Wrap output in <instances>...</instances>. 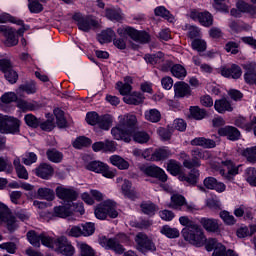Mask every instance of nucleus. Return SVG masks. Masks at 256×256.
I'll use <instances>...</instances> for the list:
<instances>
[{
  "label": "nucleus",
  "mask_w": 256,
  "mask_h": 256,
  "mask_svg": "<svg viewBox=\"0 0 256 256\" xmlns=\"http://www.w3.org/2000/svg\"><path fill=\"white\" fill-rule=\"evenodd\" d=\"M182 235L185 241H189L195 247H203L205 245L206 251H225L223 244L219 243L215 238H205L203 230L198 225H186L182 230Z\"/></svg>",
  "instance_id": "obj_1"
},
{
  "label": "nucleus",
  "mask_w": 256,
  "mask_h": 256,
  "mask_svg": "<svg viewBox=\"0 0 256 256\" xmlns=\"http://www.w3.org/2000/svg\"><path fill=\"white\" fill-rule=\"evenodd\" d=\"M17 219H20L22 223H27L29 215L23 211L18 212L15 215L9 206L3 202H0V223H5L6 225H15V223H17Z\"/></svg>",
  "instance_id": "obj_2"
},
{
  "label": "nucleus",
  "mask_w": 256,
  "mask_h": 256,
  "mask_svg": "<svg viewBox=\"0 0 256 256\" xmlns=\"http://www.w3.org/2000/svg\"><path fill=\"white\" fill-rule=\"evenodd\" d=\"M117 203L113 200H106L98 204L95 208V217L100 219V221H105L107 217H111V219H116L119 217V212H117Z\"/></svg>",
  "instance_id": "obj_3"
},
{
  "label": "nucleus",
  "mask_w": 256,
  "mask_h": 256,
  "mask_svg": "<svg viewBox=\"0 0 256 256\" xmlns=\"http://www.w3.org/2000/svg\"><path fill=\"white\" fill-rule=\"evenodd\" d=\"M118 35L120 37L128 36L132 41L136 43H149L151 41V35L146 31H139L131 26H122L117 29Z\"/></svg>",
  "instance_id": "obj_4"
},
{
  "label": "nucleus",
  "mask_w": 256,
  "mask_h": 256,
  "mask_svg": "<svg viewBox=\"0 0 256 256\" xmlns=\"http://www.w3.org/2000/svg\"><path fill=\"white\" fill-rule=\"evenodd\" d=\"M88 171L99 173L106 179H115L117 177V169L111 168L107 163L102 161H92L86 165Z\"/></svg>",
  "instance_id": "obj_5"
},
{
  "label": "nucleus",
  "mask_w": 256,
  "mask_h": 256,
  "mask_svg": "<svg viewBox=\"0 0 256 256\" xmlns=\"http://www.w3.org/2000/svg\"><path fill=\"white\" fill-rule=\"evenodd\" d=\"M167 207L176 211H186L187 213L197 211V207L193 204L187 203V199L181 194H173Z\"/></svg>",
  "instance_id": "obj_6"
},
{
  "label": "nucleus",
  "mask_w": 256,
  "mask_h": 256,
  "mask_svg": "<svg viewBox=\"0 0 256 256\" xmlns=\"http://www.w3.org/2000/svg\"><path fill=\"white\" fill-rule=\"evenodd\" d=\"M221 165L227 169V171H225V169H220L219 171L220 175H222L226 181H235V177L239 175V171L241 167H243V165H237L235 162H233V160L229 159L222 161Z\"/></svg>",
  "instance_id": "obj_7"
},
{
  "label": "nucleus",
  "mask_w": 256,
  "mask_h": 256,
  "mask_svg": "<svg viewBox=\"0 0 256 256\" xmlns=\"http://www.w3.org/2000/svg\"><path fill=\"white\" fill-rule=\"evenodd\" d=\"M27 239L29 243L33 245V247H41L42 243V245L45 247L53 249V238L45 236L44 234L38 235L35 231L32 230L27 233Z\"/></svg>",
  "instance_id": "obj_8"
},
{
  "label": "nucleus",
  "mask_w": 256,
  "mask_h": 256,
  "mask_svg": "<svg viewBox=\"0 0 256 256\" xmlns=\"http://www.w3.org/2000/svg\"><path fill=\"white\" fill-rule=\"evenodd\" d=\"M73 21H75V23H77L78 25V29H80V31H91V29H93V27H97L98 23L95 19L89 17V16H83V14L76 12L74 13V15L72 16Z\"/></svg>",
  "instance_id": "obj_9"
},
{
  "label": "nucleus",
  "mask_w": 256,
  "mask_h": 256,
  "mask_svg": "<svg viewBox=\"0 0 256 256\" xmlns=\"http://www.w3.org/2000/svg\"><path fill=\"white\" fill-rule=\"evenodd\" d=\"M139 169L142 173H144V175H147V177H153L154 179H158L162 183H166L168 179L167 174L165 173V170L158 166L140 165Z\"/></svg>",
  "instance_id": "obj_10"
},
{
  "label": "nucleus",
  "mask_w": 256,
  "mask_h": 256,
  "mask_svg": "<svg viewBox=\"0 0 256 256\" xmlns=\"http://www.w3.org/2000/svg\"><path fill=\"white\" fill-rule=\"evenodd\" d=\"M120 127H123L129 135L135 132V129H139L137 116L133 113H127L124 115L119 116Z\"/></svg>",
  "instance_id": "obj_11"
},
{
  "label": "nucleus",
  "mask_w": 256,
  "mask_h": 256,
  "mask_svg": "<svg viewBox=\"0 0 256 256\" xmlns=\"http://www.w3.org/2000/svg\"><path fill=\"white\" fill-rule=\"evenodd\" d=\"M58 249L62 255L72 256L75 254V248L71 245V242L67 241L65 236H61L57 240L53 239V248Z\"/></svg>",
  "instance_id": "obj_12"
},
{
  "label": "nucleus",
  "mask_w": 256,
  "mask_h": 256,
  "mask_svg": "<svg viewBox=\"0 0 256 256\" xmlns=\"http://www.w3.org/2000/svg\"><path fill=\"white\" fill-rule=\"evenodd\" d=\"M190 18H192L193 21H198L202 27H213V14L209 11L199 12L197 10H192L190 12Z\"/></svg>",
  "instance_id": "obj_13"
},
{
  "label": "nucleus",
  "mask_w": 256,
  "mask_h": 256,
  "mask_svg": "<svg viewBox=\"0 0 256 256\" xmlns=\"http://www.w3.org/2000/svg\"><path fill=\"white\" fill-rule=\"evenodd\" d=\"M136 248L141 253H147V251H155V244L145 234L138 233L135 237Z\"/></svg>",
  "instance_id": "obj_14"
},
{
  "label": "nucleus",
  "mask_w": 256,
  "mask_h": 256,
  "mask_svg": "<svg viewBox=\"0 0 256 256\" xmlns=\"http://www.w3.org/2000/svg\"><path fill=\"white\" fill-rule=\"evenodd\" d=\"M220 73L222 77H225L226 79H241V76L243 75V70L241 69V66L237 64H230L227 66H223L220 70Z\"/></svg>",
  "instance_id": "obj_15"
},
{
  "label": "nucleus",
  "mask_w": 256,
  "mask_h": 256,
  "mask_svg": "<svg viewBox=\"0 0 256 256\" xmlns=\"http://www.w3.org/2000/svg\"><path fill=\"white\" fill-rule=\"evenodd\" d=\"M100 245L104 247V249L114 251L117 255H123V253H125V247H123V245H121L115 238L103 237L100 240Z\"/></svg>",
  "instance_id": "obj_16"
},
{
  "label": "nucleus",
  "mask_w": 256,
  "mask_h": 256,
  "mask_svg": "<svg viewBox=\"0 0 256 256\" xmlns=\"http://www.w3.org/2000/svg\"><path fill=\"white\" fill-rule=\"evenodd\" d=\"M220 137H226L228 141H239L241 139V131L234 126H224L218 129Z\"/></svg>",
  "instance_id": "obj_17"
},
{
  "label": "nucleus",
  "mask_w": 256,
  "mask_h": 256,
  "mask_svg": "<svg viewBox=\"0 0 256 256\" xmlns=\"http://www.w3.org/2000/svg\"><path fill=\"white\" fill-rule=\"evenodd\" d=\"M70 237H89L95 233V226L93 225H82V226H74L70 231L67 232Z\"/></svg>",
  "instance_id": "obj_18"
},
{
  "label": "nucleus",
  "mask_w": 256,
  "mask_h": 256,
  "mask_svg": "<svg viewBox=\"0 0 256 256\" xmlns=\"http://www.w3.org/2000/svg\"><path fill=\"white\" fill-rule=\"evenodd\" d=\"M36 177L40 179H51L55 173V169L49 163H40L38 167L34 169Z\"/></svg>",
  "instance_id": "obj_19"
},
{
  "label": "nucleus",
  "mask_w": 256,
  "mask_h": 256,
  "mask_svg": "<svg viewBox=\"0 0 256 256\" xmlns=\"http://www.w3.org/2000/svg\"><path fill=\"white\" fill-rule=\"evenodd\" d=\"M190 169H197L201 167V159H209V151H203L196 148L191 151Z\"/></svg>",
  "instance_id": "obj_20"
},
{
  "label": "nucleus",
  "mask_w": 256,
  "mask_h": 256,
  "mask_svg": "<svg viewBox=\"0 0 256 256\" xmlns=\"http://www.w3.org/2000/svg\"><path fill=\"white\" fill-rule=\"evenodd\" d=\"M20 129H21V120L13 116H7L4 133L5 134L11 133L12 135H15L19 133Z\"/></svg>",
  "instance_id": "obj_21"
},
{
  "label": "nucleus",
  "mask_w": 256,
  "mask_h": 256,
  "mask_svg": "<svg viewBox=\"0 0 256 256\" xmlns=\"http://www.w3.org/2000/svg\"><path fill=\"white\" fill-rule=\"evenodd\" d=\"M203 184L206 189L217 191V193H223L226 189L225 184L217 181L215 177L205 178Z\"/></svg>",
  "instance_id": "obj_22"
},
{
  "label": "nucleus",
  "mask_w": 256,
  "mask_h": 256,
  "mask_svg": "<svg viewBox=\"0 0 256 256\" xmlns=\"http://www.w3.org/2000/svg\"><path fill=\"white\" fill-rule=\"evenodd\" d=\"M256 124V116H254L251 121H247V118L243 116H238L234 119V125L245 131H253V127Z\"/></svg>",
  "instance_id": "obj_23"
},
{
  "label": "nucleus",
  "mask_w": 256,
  "mask_h": 256,
  "mask_svg": "<svg viewBox=\"0 0 256 256\" xmlns=\"http://www.w3.org/2000/svg\"><path fill=\"white\" fill-rule=\"evenodd\" d=\"M194 147H203V149H214L217 143L214 140L205 137H196L190 142Z\"/></svg>",
  "instance_id": "obj_24"
},
{
  "label": "nucleus",
  "mask_w": 256,
  "mask_h": 256,
  "mask_svg": "<svg viewBox=\"0 0 256 256\" xmlns=\"http://www.w3.org/2000/svg\"><path fill=\"white\" fill-rule=\"evenodd\" d=\"M174 93L177 97H191L192 91L191 86L185 82H177L174 85Z\"/></svg>",
  "instance_id": "obj_25"
},
{
  "label": "nucleus",
  "mask_w": 256,
  "mask_h": 256,
  "mask_svg": "<svg viewBox=\"0 0 256 256\" xmlns=\"http://www.w3.org/2000/svg\"><path fill=\"white\" fill-rule=\"evenodd\" d=\"M200 173L198 169H193L189 172V174L182 173L178 176L179 181H185L189 185H197L200 177Z\"/></svg>",
  "instance_id": "obj_26"
},
{
  "label": "nucleus",
  "mask_w": 256,
  "mask_h": 256,
  "mask_svg": "<svg viewBox=\"0 0 256 256\" xmlns=\"http://www.w3.org/2000/svg\"><path fill=\"white\" fill-rule=\"evenodd\" d=\"M111 134L112 137H114V139H116L117 141L123 140L126 143H129V141H131V138L129 137V132H127L122 126H120L119 123L116 127H113L111 129Z\"/></svg>",
  "instance_id": "obj_27"
},
{
  "label": "nucleus",
  "mask_w": 256,
  "mask_h": 256,
  "mask_svg": "<svg viewBox=\"0 0 256 256\" xmlns=\"http://www.w3.org/2000/svg\"><path fill=\"white\" fill-rule=\"evenodd\" d=\"M109 161L111 165L114 167H117L120 171H127L129 167H131V164H129V161L125 160V158L119 156V155H112L109 158Z\"/></svg>",
  "instance_id": "obj_28"
},
{
  "label": "nucleus",
  "mask_w": 256,
  "mask_h": 256,
  "mask_svg": "<svg viewBox=\"0 0 256 256\" xmlns=\"http://www.w3.org/2000/svg\"><path fill=\"white\" fill-rule=\"evenodd\" d=\"M13 165L18 179L27 181V179H29V172L27 171V168L21 164V158L16 156L13 160Z\"/></svg>",
  "instance_id": "obj_29"
},
{
  "label": "nucleus",
  "mask_w": 256,
  "mask_h": 256,
  "mask_svg": "<svg viewBox=\"0 0 256 256\" xmlns=\"http://www.w3.org/2000/svg\"><path fill=\"white\" fill-rule=\"evenodd\" d=\"M56 195L59 199H63L64 201H75V199H77V192L67 188H57Z\"/></svg>",
  "instance_id": "obj_30"
},
{
  "label": "nucleus",
  "mask_w": 256,
  "mask_h": 256,
  "mask_svg": "<svg viewBox=\"0 0 256 256\" xmlns=\"http://www.w3.org/2000/svg\"><path fill=\"white\" fill-rule=\"evenodd\" d=\"M124 103L127 105H141L145 101V96L141 92H133L123 98Z\"/></svg>",
  "instance_id": "obj_31"
},
{
  "label": "nucleus",
  "mask_w": 256,
  "mask_h": 256,
  "mask_svg": "<svg viewBox=\"0 0 256 256\" xmlns=\"http://www.w3.org/2000/svg\"><path fill=\"white\" fill-rule=\"evenodd\" d=\"M214 109L217 113H227L233 111V106L227 98L216 100L214 103Z\"/></svg>",
  "instance_id": "obj_32"
},
{
  "label": "nucleus",
  "mask_w": 256,
  "mask_h": 256,
  "mask_svg": "<svg viewBox=\"0 0 256 256\" xmlns=\"http://www.w3.org/2000/svg\"><path fill=\"white\" fill-rule=\"evenodd\" d=\"M172 153L167 147H161L156 149L152 156V161H165V159H169L171 157Z\"/></svg>",
  "instance_id": "obj_33"
},
{
  "label": "nucleus",
  "mask_w": 256,
  "mask_h": 256,
  "mask_svg": "<svg viewBox=\"0 0 256 256\" xmlns=\"http://www.w3.org/2000/svg\"><path fill=\"white\" fill-rule=\"evenodd\" d=\"M105 16L110 21H123V12L121 8H106Z\"/></svg>",
  "instance_id": "obj_34"
},
{
  "label": "nucleus",
  "mask_w": 256,
  "mask_h": 256,
  "mask_svg": "<svg viewBox=\"0 0 256 256\" xmlns=\"http://www.w3.org/2000/svg\"><path fill=\"white\" fill-rule=\"evenodd\" d=\"M140 209L144 215H150L153 216L157 211H159V207L151 202V201H144L140 204Z\"/></svg>",
  "instance_id": "obj_35"
},
{
  "label": "nucleus",
  "mask_w": 256,
  "mask_h": 256,
  "mask_svg": "<svg viewBox=\"0 0 256 256\" xmlns=\"http://www.w3.org/2000/svg\"><path fill=\"white\" fill-rule=\"evenodd\" d=\"M46 157L51 163H61L63 161V152L56 148H50L46 151Z\"/></svg>",
  "instance_id": "obj_36"
},
{
  "label": "nucleus",
  "mask_w": 256,
  "mask_h": 256,
  "mask_svg": "<svg viewBox=\"0 0 256 256\" xmlns=\"http://www.w3.org/2000/svg\"><path fill=\"white\" fill-rule=\"evenodd\" d=\"M96 125L103 131H109L113 125V116L109 114L100 116L98 124Z\"/></svg>",
  "instance_id": "obj_37"
},
{
  "label": "nucleus",
  "mask_w": 256,
  "mask_h": 256,
  "mask_svg": "<svg viewBox=\"0 0 256 256\" xmlns=\"http://www.w3.org/2000/svg\"><path fill=\"white\" fill-rule=\"evenodd\" d=\"M167 171L174 177H177V175L183 174L181 163H179L177 160L170 159L167 163Z\"/></svg>",
  "instance_id": "obj_38"
},
{
  "label": "nucleus",
  "mask_w": 256,
  "mask_h": 256,
  "mask_svg": "<svg viewBox=\"0 0 256 256\" xmlns=\"http://www.w3.org/2000/svg\"><path fill=\"white\" fill-rule=\"evenodd\" d=\"M256 232V225L241 226L236 230V235L239 239H245V237H251Z\"/></svg>",
  "instance_id": "obj_39"
},
{
  "label": "nucleus",
  "mask_w": 256,
  "mask_h": 256,
  "mask_svg": "<svg viewBox=\"0 0 256 256\" xmlns=\"http://www.w3.org/2000/svg\"><path fill=\"white\" fill-rule=\"evenodd\" d=\"M49 0H28V9L30 13H41L43 12V4L41 3H47Z\"/></svg>",
  "instance_id": "obj_40"
},
{
  "label": "nucleus",
  "mask_w": 256,
  "mask_h": 256,
  "mask_svg": "<svg viewBox=\"0 0 256 256\" xmlns=\"http://www.w3.org/2000/svg\"><path fill=\"white\" fill-rule=\"evenodd\" d=\"M115 37V31L113 29L108 28L105 31H102L101 34L98 35L97 40L101 45L105 43H111L113 41V38Z\"/></svg>",
  "instance_id": "obj_41"
},
{
  "label": "nucleus",
  "mask_w": 256,
  "mask_h": 256,
  "mask_svg": "<svg viewBox=\"0 0 256 256\" xmlns=\"http://www.w3.org/2000/svg\"><path fill=\"white\" fill-rule=\"evenodd\" d=\"M131 137L133 138V140L136 143H147L149 142V135L147 134V132L145 131H137V129L134 130V132L132 134H129V138L131 139Z\"/></svg>",
  "instance_id": "obj_42"
},
{
  "label": "nucleus",
  "mask_w": 256,
  "mask_h": 256,
  "mask_svg": "<svg viewBox=\"0 0 256 256\" xmlns=\"http://www.w3.org/2000/svg\"><path fill=\"white\" fill-rule=\"evenodd\" d=\"M18 109L22 111H37L39 109V104L37 102H29L27 100H19L17 102Z\"/></svg>",
  "instance_id": "obj_43"
},
{
  "label": "nucleus",
  "mask_w": 256,
  "mask_h": 256,
  "mask_svg": "<svg viewBox=\"0 0 256 256\" xmlns=\"http://www.w3.org/2000/svg\"><path fill=\"white\" fill-rule=\"evenodd\" d=\"M191 48L197 53H205L207 51V41L201 38H196L191 42Z\"/></svg>",
  "instance_id": "obj_44"
},
{
  "label": "nucleus",
  "mask_w": 256,
  "mask_h": 256,
  "mask_svg": "<svg viewBox=\"0 0 256 256\" xmlns=\"http://www.w3.org/2000/svg\"><path fill=\"white\" fill-rule=\"evenodd\" d=\"M242 157L246 158L248 163L255 165L256 163V146L246 148L241 152Z\"/></svg>",
  "instance_id": "obj_45"
},
{
  "label": "nucleus",
  "mask_w": 256,
  "mask_h": 256,
  "mask_svg": "<svg viewBox=\"0 0 256 256\" xmlns=\"http://www.w3.org/2000/svg\"><path fill=\"white\" fill-rule=\"evenodd\" d=\"M160 233L168 239H177L180 233L177 228H171L169 225H165L160 229Z\"/></svg>",
  "instance_id": "obj_46"
},
{
  "label": "nucleus",
  "mask_w": 256,
  "mask_h": 256,
  "mask_svg": "<svg viewBox=\"0 0 256 256\" xmlns=\"http://www.w3.org/2000/svg\"><path fill=\"white\" fill-rule=\"evenodd\" d=\"M173 77L176 79H185L187 77V70L181 64H175L170 69Z\"/></svg>",
  "instance_id": "obj_47"
},
{
  "label": "nucleus",
  "mask_w": 256,
  "mask_h": 256,
  "mask_svg": "<svg viewBox=\"0 0 256 256\" xmlns=\"http://www.w3.org/2000/svg\"><path fill=\"white\" fill-rule=\"evenodd\" d=\"M190 114L193 119L201 121V119H205V117H207V110L202 109L199 106H192L190 107Z\"/></svg>",
  "instance_id": "obj_48"
},
{
  "label": "nucleus",
  "mask_w": 256,
  "mask_h": 256,
  "mask_svg": "<svg viewBox=\"0 0 256 256\" xmlns=\"http://www.w3.org/2000/svg\"><path fill=\"white\" fill-rule=\"evenodd\" d=\"M144 115L146 121H150V123H159L161 121V112L157 109H150Z\"/></svg>",
  "instance_id": "obj_49"
},
{
  "label": "nucleus",
  "mask_w": 256,
  "mask_h": 256,
  "mask_svg": "<svg viewBox=\"0 0 256 256\" xmlns=\"http://www.w3.org/2000/svg\"><path fill=\"white\" fill-rule=\"evenodd\" d=\"M186 37L194 41V39H199L201 37V29L197 26L186 25Z\"/></svg>",
  "instance_id": "obj_50"
},
{
  "label": "nucleus",
  "mask_w": 256,
  "mask_h": 256,
  "mask_svg": "<svg viewBox=\"0 0 256 256\" xmlns=\"http://www.w3.org/2000/svg\"><path fill=\"white\" fill-rule=\"evenodd\" d=\"M54 115L56 118V124L60 129L67 127V119H65V112H63V110L55 108Z\"/></svg>",
  "instance_id": "obj_51"
},
{
  "label": "nucleus",
  "mask_w": 256,
  "mask_h": 256,
  "mask_svg": "<svg viewBox=\"0 0 256 256\" xmlns=\"http://www.w3.org/2000/svg\"><path fill=\"white\" fill-rule=\"evenodd\" d=\"M154 15L156 17H162V19H166L167 21H173V15H171V12L167 10L164 6H158L154 9Z\"/></svg>",
  "instance_id": "obj_52"
},
{
  "label": "nucleus",
  "mask_w": 256,
  "mask_h": 256,
  "mask_svg": "<svg viewBox=\"0 0 256 256\" xmlns=\"http://www.w3.org/2000/svg\"><path fill=\"white\" fill-rule=\"evenodd\" d=\"M37 195L40 199H45L46 201H53L55 199V192L49 188H39Z\"/></svg>",
  "instance_id": "obj_53"
},
{
  "label": "nucleus",
  "mask_w": 256,
  "mask_h": 256,
  "mask_svg": "<svg viewBox=\"0 0 256 256\" xmlns=\"http://www.w3.org/2000/svg\"><path fill=\"white\" fill-rule=\"evenodd\" d=\"M91 143H93V141L90 138L85 136H80L76 138L75 141L73 142V147L75 149H83V147H89Z\"/></svg>",
  "instance_id": "obj_54"
},
{
  "label": "nucleus",
  "mask_w": 256,
  "mask_h": 256,
  "mask_svg": "<svg viewBox=\"0 0 256 256\" xmlns=\"http://www.w3.org/2000/svg\"><path fill=\"white\" fill-rule=\"evenodd\" d=\"M55 217H60L62 219H67V217H71V211L69 206H57L54 208Z\"/></svg>",
  "instance_id": "obj_55"
},
{
  "label": "nucleus",
  "mask_w": 256,
  "mask_h": 256,
  "mask_svg": "<svg viewBox=\"0 0 256 256\" xmlns=\"http://www.w3.org/2000/svg\"><path fill=\"white\" fill-rule=\"evenodd\" d=\"M0 23H15L16 25H19L20 27H24V25H25L23 20H17V18H15L7 13L0 15Z\"/></svg>",
  "instance_id": "obj_56"
},
{
  "label": "nucleus",
  "mask_w": 256,
  "mask_h": 256,
  "mask_svg": "<svg viewBox=\"0 0 256 256\" xmlns=\"http://www.w3.org/2000/svg\"><path fill=\"white\" fill-rule=\"evenodd\" d=\"M38 127H40V129L42 131H46L47 133H51V131H53V129H55V119L54 118H48L45 121H40Z\"/></svg>",
  "instance_id": "obj_57"
},
{
  "label": "nucleus",
  "mask_w": 256,
  "mask_h": 256,
  "mask_svg": "<svg viewBox=\"0 0 256 256\" xmlns=\"http://www.w3.org/2000/svg\"><path fill=\"white\" fill-rule=\"evenodd\" d=\"M69 209L71 211V217H81V215L85 214L83 203H75L74 205L69 206Z\"/></svg>",
  "instance_id": "obj_58"
},
{
  "label": "nucleus",
  "mask_w": 256,
  "mask_h": 256,
  "mask_svg": "<svg viewBox=\"0 0 256 256\" xmlns=\"http://www.w3.org/2000/svg\"><path fill=\"white\" fill-rule=\"evenodd\" d=\"M241 47V45L239 44V42H234V41H228L225 44V51L226 53H231V55H238L239 53V48Z\"/></svg>",
  "instance_id": "obj_59"
},
{
  "label": "nucleus",
  "mask_w": 256,
  "mask_h": 256,
  "mask_svg": "<svg viewBox=\"0 0 256 256\" xmlns=\"http://www.w3.org/2000/svg\"><path fill=\"white\" fill-rule=\"evenodd\" d=\"M24 121L26 125H28V127H32V129H37L41 120L33 114H27L24 117Z\"/></svg>",
  "instance_id": "obj_60"
},
{
  "label": "nucleus",
  "mask_w": 256,
  "mask_h": 256,
  "mask_svg": "<svg viewBox=\"0 0 256 256\" xmlns=\"http://www.w3.org/2000/svg\"><path fill=\"white\" fill-rule=\"evenodd\" d=\"M6 40L4 42V45L6 47H15V45H17L19 43V39H17V37H15V33L13 32V30H10L6 35Z\"/></svg>",
  "instance_id": "obj_61"
},
{
  "label": "nucleus",
  "mask_w": 256,
  "mask_h": 256,
  "mask_svg": "<svg viewBox=\"0 0 256 256\" xmlns=\"http://www.w3.org/2000/svg\"><path fill=\"white\" fill-rule=\"evenodd\" d=\"M116 89L119 91L120 95L127 97V95L131 93V89H133V87L128 83L117 82Z\"/></svg>",
  "instance_id": "obj_62"
},
{
  "label": "nucleus",
  "mask_w": 256,
  "mask_h": 256,
  "mask_svg": "<svg viewBox=\"0 0 256 256\" xmlns=\"http://www.w3.org/2000/svg\"><path fill=\"white\" fill-rule=\"evenodd\" d=\"M103 143V153H115L117 151V143L113 140H105Z\"/></svg>",
  "instance_id": "obj_63"
},
{
  "label": "nucleus",
  "mask_w": 256,
  "mask_h": 256,
  "mask_svg": "<svg viewBox=\"0 0 256 256\" xmlns=\"http://www.w3.org/2000/svg\"><path fill=\"white\" fill-rule=\"evenodd\" d=\"M246 181L247 183H249V185H251V187H256V169L255 168L248 169Z\"/></svg>",
  "instance_id": "obj_64"
}]
</instances>
